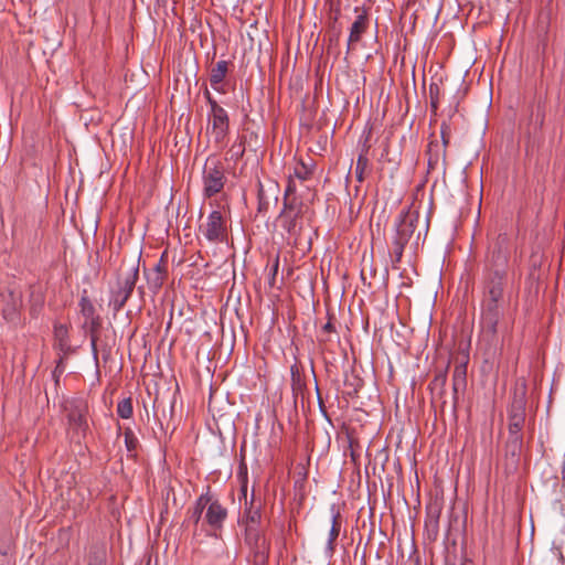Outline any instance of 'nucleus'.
I'll use <instances>...</instances> for the list:
<instances>
[{"label":"nucleus","instance_id":"nucleus-32","mask_svg":"<svg viewBox=\"0 0 565 565\" xmlns=\"http://www.w3.org/2000/svg\"><path fill=\"white\" fill-rule=\"evenodd\" d=\"M246 150H248V149L243 143V141L239 139V137H237V139L233 142V145L230 147V149L226 153L227 154L226 160L233 161L234 163H236L237 161H239L243 158Z\"/></svg>","mask_w":565,"mask_h":565},{"label":"nucleus","instance_id":"nucleus-12","mask_svg":"<svg viewBox=\"0 0 565 565\" xmlns=\"http://www.w3.org/2000/svg\"><path fill=\"white\" fill-rule=\"evenodd\" d=\"M209 121L212 124V135L216 143H223L230 131V117L221 106L210 109Z\"/></svg>","mask_w":565,"mask_h":565},{"label":"nucleus","instance_id":"nucleus-8","mask_svg":"<svg viewBox=\"0 0 565 565\" xmlns=\"http://www.w3.org/2000/svg\"><path fill=\"white\" fill-rule=\"evenodd\" d=\"M523 436L509 435L504 444L503 470L507 476L515 473L520 466Z\"/></svg>","mask_w":565,"mask_h":565},{"label":"nucleus","instance_id":"nucleus-30","mask_svg":"<svg viewBox=\"0 0 565 565\" xmlns=\"http://www.w3.org/2000/svg\"><path fill=\"white\" fill-rule=\"evenodd\" d=\"M81 315L84 317V320H90L99 317L96 313V309L89 297L87 296V291L84 290L83 295L78 302Z\"/></svg>","mask_w":565,"mask_h":565},{"label":"nucleus","instance_id":"nucleus-46","mask_svg":"<svg viewBox=\"0 0 565 565\" xmlns=\"http://www.w3.org/2000/svg\"><path fill=\"white\" fill-rule=\"evenodd\" d=\"M340 34H341V31L340 29H335L334 26H332V30H331V36H330V41H338L339 38H340Z\"/></svg>","mask_w":565,"mask_h":565},{"label":"nucleus","instance_id":"nucleus-23","mask_svg":"<svg viewBox=\"0 0 565 565\" xmlns=\"http://www.w3.org/2000/svg\"><path fill=\"white\" fill-rule=\"evenodd\" d=\"M228 65L230 62L221 60L210 71V83L216 92L225 93L221 84L228 73Z\"/></svg>","mask_w":565,"mask_h":565},{"label":"nucleus","instance_id":"nucleus-37","mask_svg":"<svg viewBox=\"0 0 565 565\" xmlns=\"http://www.w3.org/2000/svg\"><path fill=\"white\" fill-rule=\"evenodd\" d=\"M132 413L134 407L131 397L124 398L117 404V414L119 417L128 419L132 416Z\"/></svg>","mask_w":565,"mask_h":565},{"label":"nucleus","instance_id":"nucleus-21","mask_svg":"<svg viewBox=\"0 0 565 565\" xmlns=\"http://www.w3.org/2000/svg\"><path fill=\"white\" fill-rule=\"evenodd\" d=\"M54 349L64 355L73 353L67 326L62 323L54 324Z\"/></svg>","mask_w":565,"mask_h":565},{"label":"nucleus","instance_id":"nucleus-26","mask_svg":"<svg viewBox=\"0 0 565 565\" xmlns=\"http://www.w3.org/2000/svg\"><path fill=\"white\" fill-rule=\"evenodd\" d=\"M253 552V565H268L270 542L260 541L250 546Z\"/></svg>","mask_w":565,"mask_h":565},{"label":"nucleus","instance_id":"nucleus-1","mask_svg":"<svg viewBox=\"0 0 565 565\" xmlns=\"http://www.w3.org/2000/svg\"><path fill=\"white\" fill-rule=\"evenodd\" d=\"M511 255L510 237L499 234L489 249L481 279V333L492 341L508 303L505 290L509 284L508 266Z\"/></svg>","mask_w":565,"mask_h":565},{"label":"nucleus","instance_id":"nucleus-47","mask_svg":"<svg viewBox=\"0 0 565 565\" xmlns=\"http://www.w3.org/2000/svg\"><path fill=\"white\" fill-rule=\"evenodd\" d=\"M370 148H371V146L369 145V137H366L365 141L360 150V153H364V156L367 157Z\"/></svg>","mask_w":565,"mask_h":565},{"label":"nucleus","instance_id":"nucleus-49","mask_svg":"<svg viewBox=\"0 0 565 565\" xmlns=\"http://www.w3.org/2000/svg\"><path fill=\"white\" fill-rule=\"evenodd\" d=\"M271 271H273V279H275V276H276V274L278 271V257L275 260V264H274V266L271 268Z\"/></svg>","mask_w":565,"mask_h":565},{"label":"nucleus","instance_id":"nucleus-35","mask_svg":"<svg viewBox=\"0 0 565 565\" xmlns=\"http://www.w3.org/2000/svg\"><path fill=\"white\" fill-rule=\"evenodd\" d=\"M106 552L102 546H92L88 553V565H105Z\"/></svg>","mask_w":565,"mask_h":565},{"label":"nucleus","instance_id":"nucleus-20","mask_svg":"<svg viewBox=\"0 0 565 565\" xmlns=\"http://www.w3.org/2000/svg\"><path fill=\"white\" fill-rule=\"evenodd\" d=\"M210 501V486L206 487V491L202 493L193 504V507L189 508L185 514L184 523L198 525L202 519V514L206 508V504Z\"/></svg>","mask_w":565,"mask_h":565},{"label":"nucleus","instance_id":"nucleus-16","mask_svg":"<svg viewBox=\"0 0 565 565\" xmlns=\"http://www.w3.org/2000/svg\"><path fill=\"white\" fill-rule=\"evenodd\" d=\"M2 301V315L7 321H14L18 318L19 310L22 306L21 294L12 289H6L0 294Z\"/></svg>","mask_w":565,"mask_h":565},{"label":"nucleus","instance_id":"nucleus-19","mask_svg":"<svg viewBox=\"0 0 565 565\" xmlns=\"http://www.w3.org/2000/svg\"><path fill=\"white\" fill-rule=\"evenodd\" d=\"M467 387V362L455 366L452 373V408L457 409L459 394L463 393Z\"/></svg>","mask_w":565,"mask_h":565},{"label":"nucleus","instance_id":"nucleus-22","mask_svg":"<svg viewBox=\"0 0 565 565\" xmlns=\"http://www.w3.org/2000/svg\"><path fill=\"white\" fill-rule=\"evenodd\" d=\"M291 374V391L295 398V403L300 398L303 402L305 393L307 391V384L303 372L298 367L297 364L290 366Z\"/></svg>","mask_w":565,"mask_h":565},{"label":"nucleus","instance_id":"nucleus-53","mask_svg":"<svg viewBox=\"0 0 565 565\" xmlns=\"http://www.w3.org/2000/svg\"><path fill=\"white\" fill-rule=\"evenodd\" d=\"M243 469V467H241V470ZM244 473H245V478L247 477V467L244 466Z\"/></svg>","mask_w":565,"mask_h":565},{"label":"nucleus","instance_id":"nucleus-9","mask_svg":"<svg viewBox=\"0 0 565 565\" xmlns=\"http://www.w3.org/2000/svg\"><path fill=\"white\" fill-rule=\"evenodd\" d=\"M280 193V186L277 181L267 179L264 182L258 181L257 191V212L259 214H266L270 207V204L278 202Z\"/></svg>","mask_w":565,"mask_h":565},{"label":"nucleus","instance_id":"nucleus-2","mask_svg":"<svg viewBox=\"0 0 565 565\" xmlns=\"http://www.w3.org/2000/svg\"><path fill=\"white\" fill-rule=\"evenodd\" d=\"M139 263L140 256L129 265L122 263L117 274L116 286L110 290L109 307L114 313H118L132 295L139 279Z\"/></svg>","mask_w":565,"mask_h":565},{"label":"nucleus","instance_id":"nucleus-41","mask_svg":"<svg viewBox=\"0 0 565 565\" xmlns=\"http://www.w3.org/2000/svg\"><path fill=\"white\" fill-rule=\"evenodd\" d=\"M440 137H441L440 143L445 145V147L447 148L450 142L451 128H450V125L447 124L446 121H443L440 125Z\"/></svg>","mask_w":565,"mask_h":565},{"label":"nucleus","instance_id":"nucleus-3","mask_svg":"<svg viewBox=\"0 0 565 565\" xmlns=\"http://www.w3.org/2000/svg\"><path fill=\"white\" fill-rule=\"evenodd\" d=\"M419 210L414 205L401 211L395 222V233L392 237L393 263H399L406 245L413 236L419 221Z\"/></svg>","mask_w":565,"mask_h":565},{"label":"nucleus","instance_id":"nucleus-50","mask_svg":"<svg viewBox=\"0 0 565 565\" xmlns=\"http://www.w3.org/2000/svg\"><path fill=\"white\" fill-rule=\"evenodd\" d=\"M242 492L245 498V501L247 500V480H245V483L242 486Z\"/></svg>","mask_w":565,"mask_h":565},{"label":"nucleus","instance_id":"nucleus-15","mask_svg":"<svg viewBox=\"0 0 565 565\" xmlns=\"http://www.w3.org/2000/svg\"><path fill=\"white\" fill-rule=\"evenodd\" d=\"M449 363L444 370H439L435 373L434 379L428 385L430 392V402L433 405L439 404L441 408L446 405V383Z\"/></svg>","mask_w":565,"mask_h":565},{"label":"nucleus","instance_id":"nucleus-42","mask_svg":"<svg viewBox=\"0 0 565 565\" xmlns=\"http://www.w3.org/2000/svg\"><path fill=\"white\" fill-rule=\"evenodd\" d=\"M67 355H64V354H60V358L57 360V363H56V366L55 369L53 370L52 372V375L55 380V383L57 384L58 381H60V376L64 373L65 371V365H64V360Z\"/></svg>","mask_w":565,"mask_h":565},{"label":"nucleus","instance_id":"nucleus-28","mask_svg":"<svg viewBox=\"0 0 565 565\" xmlns=\"http://www.w3.org/2000/svg\"><path fill=\"white\" fill-rule=\"evenodd\" d=\"M328 321L322 326L319 334V342L327 343L332 341V334H338L337 328L334 326L333 320L334 313L330 310L327 311Z\"/></svg>","mask_w":565,"mask_h":565},{"label":"nucleus","instance_id":"nucleus-29","mask_svg":"<svg viewBox=\"0 0 565 565\" xmlns=\"http://www.w3.org/2000/svg\"><path fill=\"white\" fill-rule=\"evenodd\" d=\"M238 137L249 151L256 152L260 148V138L256 131L245 128Z\"/></svg>","mask_w":565,"mask_h":565},{"label":"nucleus","instance_id":"nucleus-6","mask_svg":"<svg viewBox=\"0 0 565 565\" xmlns=\"http://www.w3.org/2000/svg\"><path fill=\"white\" fill-rule=\"evenodd\" d=\"M525 387L515 388L513 397L508 409V431L509 435L523 436L525 424Z\"/></svg>","mask_w":565,"mask_h":565},{"label":"nucleus","instance_id":"nucleus-44","mask_svg":"<svg viewBox=\"0 0 565 565\" xmlns=\"http://www.w3.org/2000/svg\"><path fill=\"white\" fill-rule=\"evenodd\" d=\"M544 119H545V110L543 107H541L540 105L537 106V113H536V116H535V122L539 128H542L543 127V124H544Z\"/></svg>","mask_w":565,"mask_h":565},{"label":"nucleus","instance_id":"nucleus-54","mask_svg":"<svg viewBox=\"0 0 565 565\" xmlns=\"http://www.w3.org/2000/svg\"><path fill=\"white\" fill-rule=\"evenodd\" d=\"M138 291H139L140 294H143V288H142V286L138 287Z\"/></svg>","mask_w":565,"mask_h":565},{"label":"nucleus","instance_id":"nucleus-51","mask_svg":"<svg viewBox=\"0 0 565 565\" xmlns=\"http://www.w3.org/2000/svg\"><path fill=\"white\" fill-rule=\"evenodd\" d=\"M296 175L301 179V180H306L308 178V172H305V173H300L298 171H296Z\"/></svg>","mask_w":565,"mask_h":565},{"label":"nucleus","instance_id":"nucleus-34","mask_svg":"<svg viewBox=\"0 0 565 565\" xmlns=\"http://www.w3.org/2000/svg\"><path fill=\"white\" fill-rule=\"evenodd\" d=\"M369 157H365L364 153H359L355 164V177L358 182L362 183L365 179V173L369 170Z\"/></svg>","mask_w":565,"mask_h":565},{"label":"nucleus","instance_id":"nucleus-27","mask_svg":"<svg viewBox=\"0 0 565 565\" xmlns=\"http://www.w3.org/2000/svg\"><path fill=\"white\" fill-rule=\"evenodd\" d=\"M244 516L246 519V525H259L262 520V507L259 504H255L254 495L252 497L249 503L245 502Z\"/></svg>","mask_w":565,"mask_h":565},{"label":"nucleus","instance_id":"nucleus-39","mask_svg":"<svg viewBox=\"0 0 565 565\" xmlns=\"http://www.w3.org/2000/svg\"><path fill=\"white\" fill-rule=\"evenodd\" d=\"M425 530L431 540H436L439 533V520L425 519Z\"/></svg>","mask_w":565,"mask_h":565},{"label":"nucleus","instance_id":"nucleus-43","mask_svg":"<svg viewBox=\"0 0 565 565\" xmlns=\"http://www.w3.org/2000/svg\"><path fill=\"white\" fill-rule=\"evenodd\" d=\"M295 193H296V184H295L294 180L289 179L287 186L285 189L284 198L296 196Z\"/></svg>","mask_w":565,"mask_h":565},{"label":"nucleus","instance_id":"nucleus-52","mask_svg":"<svg viewBox=\"0 0 565 565\" xmlns=\"http://www.w3.org/2000/svg\"><path fill=\"white\" fill-rule=\"evenodd\" d=\"M429 222H430V218H429V216H427V218H426V223H425V235H426V234H427V232H428V228H429Z\"/></svg>","mask_w":565,"mask_h":565},{"label":"nucleus","instance_id":"nucleus-18","mask_svg":"<svg viewBox=\"0 0 565 565\" xmlns=\"http://www.w3.org/2000/svg\"><path fill=\"white\" fill-rule=\"evenodd\" d=\"M431 137L426 151L428 170H437L439 167L445 169L447 148L434 135Z\"/></svg>","mask_w":565,"mask_h":565},{"label":"nucleus","instance_id":"nucleus-31","mask_svg":"<svg viewBox=\"0 0 565 565\" xmlns=\"http://www.w3.org/2000/svg\"><path fill=\"white\" fill-rule=\"evenodd\" d=\"M125 447L128 456L131 458L137 457V449L139 447V440L130 427H126L124 430Z\"/></svg>","mask_w":565,"mask_h":565},{"label":"nucleus","instance_id":"nucleus-13","mask_svg":"<svg viewBox=\"0 0 565 565\" xmlns=\"http://www.w3.org/2000/svg\"><path fill=\"white\" fill-rule=\"evenodd\" d=\"M204 515V523H206L213 531H220L227 518V509L223 507L217 498L210 492V501L206 504Z\"/></svg>","mask_w":565,"mask_h":565},{"label":"nucleus","instance_id":"nucleus-5","mask_svg":"<svg viewBox=\"0 0 565 565\" xmlns=\"http://www.w3.org/2000/svg\"><path fill=\"white\" fill-rule=\"evenodd\" d=\"M225 183L224 163L217 156H209L202 169L203 196L206 199L215 196L223 191Z\"/></svg>","mask_w":565,"mask_h":565},{"label":"nucleus","instance_id":"nucleus-17","mask_svg":"<svg viewBox=\"0 0 565 565\" xmlns=\"http://www.w3.org/2000/svg\"><path fill=\"white\" fill-rule=\"evenodd\" d=\"M65 409L71 428L77 431H85L87 428L86 406L82 402L72 401L67 403Z\"/></svg>","mask_w":565,"mask_h":565},{"label":"nucleus","instance_id":"nucleus-7","mask_svg":"<svg viewBox=\"0 0 565 565\" xmlns=\"http://www.w3.org/2000/svg\"><path fill=\"white\" fill-rule=\"evenodd\" d=\"M199 232L211 243H221L226 239L227 231L221 211H212L206 222L199 226Z\"/></svg>","mask_w":565,"mask_h":565},{"label":"nucleus","instance_id":"nucleus-48","mask_svg":"<svg viewBox=\"0 0 565 565\" xmlns=\"http://www.w3.org/2000/svg\"><path fill=\"white\" fill-rule=\"evenodd\" d=\"M316 392H317V396H318L319 407H320L321 412H322L323 414H326V411H324V408H323V407H324V406H323V402H322V398H321V395H320V391H319V386H318V384H317V383H316Z\"/></svg>","mask_w":565,"mask_h":565},{"label":"nucleus","instance_id":"nucleus-36","mask_svg":"<svg viewBox=\"0 0 565 565\" xmlns=\"http://www.w3.org/2000/svg\"><path fill=\"white\" fill-rule=\"evenodd\" d=\"M443 511V500L435 499L426 507V518L431 520H439Z\"/></svg>","mask_w":565,"mask_h":565},{"label":"nucleus","instance_id":"nucleus-24","mask_svg":"<svg viewBox=\"0 0 565 565\" xmlns=\"http://www.w3.org/2000/svg\"><path fill=\"white\" fill-rule=\"evenodd\" d=\"M102 328V319L100 317H97L95 319L90 320H84L82 329L86 334H89L90 338V348L92 353L95 359L98 356V350H97V340H98V332Z\"/></svg>","mask_w":565,"mask_h":565},{"label":"nucleus","instance_id":"nucleus-11","mask_svg":"<svg viewBox=\"0 0 565 565\" xmlns=\"http://www.w3.org/2000/svg\"><path fill=\"white\" fill-rule=\"evenodd\" d=\"M355 19L350 28L347 52L354 49V45L362 40V36L370 28V14L365 7H355Z\"/></svg>","mask_w":565,"mask_h":565},{"label":"nucleus","instance_id":"nucleus-40","mask_svg":"<svg viewBox=\"0 0 565 565\" xmlns=\"http://www.w3.org/2000/svg\"><path fill=\"white\" fill-rule=\"evenodd\" d=\"M439 95H440V88L438 84L430 83L429 85V98H430V107L434 111L438 109L439 105Z\"/></svg>","mask_w":565,"mask_h":565},{"label":"nucleus","instance_id":"nucleus-4","mask_svg":"<svg viewBox=\"0 0 565 565\" xmlns=\"http://www.w3.org/2000/svg\"><path fill=\"white\" fill-rule=\"evenodd\" d=\"M277 223L286 232L288 245L302 253L311 249L312 235H317V231L306 226L303 216H277Z\"/></svg>","mask_w":565,"mask_h":565},{"label":"nucleus","instance_id":"nucleus-33","mask_svg":"<svg viewBox=\"0 0 565 565\" xmlns=\"http://www.w3.org/2000/svg\"><path fill=\"white\" fill-rule=\"evenodd\" d=\"M267 540L265 535L259 531L258 525H246L245 529V541L252 546L255 543Z\"/></svg>","mask_w":565,"mask_h":565},{"label":"nucleus","instance_id":"nucleus-45","mask_svg":"<svg viewBox=\"0 0 565 565\" xmlns=\"http://www.w3.org/2000/svg\"><path fill=\"white\" fill-rule=\"evenodd\" d=\"M203 95H204V98L206 99V102H207V104L210 106V109L215 108L216 106L220 105L215 100V98L211 95V93H210V90L207 88L204 89Z\"/></svg>","mask_w":565,"mask_h":565},{"label":"nucleus","instance_id":"nucleus-14","mask_svg":"<svg viewBox=\"0 0 565 565\" xmlns=\"http://www.w3.org/2000/svg\"><path fill=\"white\" fill-rule=\"evenodd\" d=\"M331 513V529L329 531L328 541L324 547V555L327 558L331 559L335 552V542L339 537L343 516L341 514L340 508L335 504L330 507Z\"/></svg>","mask_w":565,"mask_h":565},{"label":"nucleus","instance_id":"nucleus-25","mask_svg":"<svg viewBox=\"0 0 565 565\" xmlns=\"http://www.w3.org/2000/svg\"><path fill=\"white\" fill-rule=\"evenodd\" d=\"M305 203L298 196L284 198L282 199V209L278 216H303L305 212Z\"/></svg>","mask_w":565,"mask_h":565},{"label":"nucleus","instance_id":"nucleus-38","mask_svg":"<svg viewBox=\"0 0 565 565\" xmlns=\"http://www.w3.org/2000/svg\"><path fill=\"white\" fill-rule=\"evenodd\" d=\"M344 386L349 387L347 394L352 397L359 393L362 386V381L358 376H352L351 379L347 376L344 380Z\"/></svg>","mask_w":565,"mask_h":565},{"label":"nucleus","instance_id":"nucleus-10","mask_svg":"<svg viewBox=\"0 0 565 565\" xmlns=\"http://www.w3.org/2000/svg\"><path fill=\"white\" fill-rule=\"evenodd\" d=\"M143 276L149 290L157 295L168 277L167 250L162 253L159 262L152 268H143Z\"/></svg>","mask_w":565,"mask_h":565}]
</instances>
